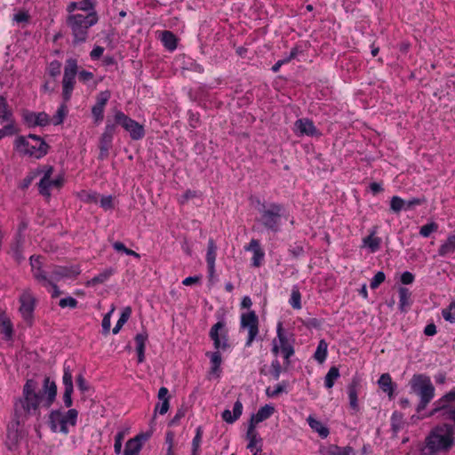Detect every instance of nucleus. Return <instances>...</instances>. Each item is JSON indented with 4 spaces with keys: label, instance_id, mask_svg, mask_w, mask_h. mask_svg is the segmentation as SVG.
<instances>
[{
    "label": "nucleus",
    "instance_id": "nucleus-59",
    "mask_svg": "<svg viewBox=\"0 0 455 455\" xmlns=\"http://www.w3.org/2000/svg\"><path fill=\"white\" fill-rule=\"evenodd\" d=\"M104 107L95 104L92 108V114L96 122H100L104 117Z\"/></svg>",
    "mask_w": 455,
    "mask_h": 455
},
{
    "label": "nucleus",
    "instance_id": "nucleus-42",
    "mask_svg": "<svg viewBox=\"0 0 455 455\" xmlns=\"http://www.w3.org/2000/svg\"><path fill=\"white\" fill-rule=\"evenodd\" d=\"M339 377V371L337 367H331L329 371L327 372L325 378H324V386L327 388H331L335 383V381Z\"/></svg>",
    "mask_w": 455,
    "mask_h": 455
},
{
    "label": "nucleus",
    "instance_id": "nucleus-7",
    "mask_svg": "<svg viewBox=\"0 0 455 455\" xmlns=\"http://www.w3.org/2000/svg\"><path fill=\"white\" fill-rule=\"evenodd\" d=\"M114 124L121 125L126 132H129L130 137L134 140H141L145 136V130L143 125L140 124L135 120L126 116L122 111L114 110Z\"/></svg>",
    "mask_w": 455,
    "mask_h": 455
},
{
    "label": "nucleus",
    "instance_id": "nucleus-38",
    "mask_svg": "<svg viewBox=\"0 0 455 455\" xmlns=\"http://www.w3.org/2000/svg\"><path fill=\"white\" fill-rule=\"evenodd\" d=\"M0 327L1 332L4 334L7 339L12 337L13 328L11 320L5 316L4 312L0 313Z\"/></svg>",
    "mask_w": 455,
    "mask_h": 455
},
{
    "label": "nucleus",
    "instance_id": "nucleus-2",
    "mask_svg": "<svg viewBox=\"0 0 455 455\" xmlns=\"http://www.w3.org/2000/svg\"><path fill=\"white\" fill-rule=\"evenodd\" d=\"M454 428L451 425L443 424L434 427L425 440V455H435L446 452L454 445Z\"/></svg>",
    "mask_w": 455,
    "mask_h": 455
},
{
    "label": "nucleus",
    "instance_id": "nucleus-1",
    "mask_svg": "<svg viewBox=\"0 0 455 455\" xmlns=\"http://www.w3.org/2000/svg\"><path fill=\"white\" fill-rule=\"evenodd\" d=\"M43 390L44 396L38 390L37 383L33 379H28L23 387L22 396L14 403L16 419H27L36 415L40 405L49 408L56 398L57 386L49 377L44 380Z\"/></svg>",
    "mask_w": 455,
    "mask_h": 455
},
{
    "label": "nucleus",
    "instance_id": "nucleus-35",
    "mask_svg": "<svg viewBox=\"0 0 455 455\" xmlns=\"http://www.w3.org/2000/svg\"><path fill=\"white\" fill-rule=\"evenodd\" d=\"M307 423L309 427L322 438H326L329 435V429L319 420L315 419L313 416H309L307 418Z\"/></svg>",
    "mask_w": 455,
    "mask_h": 455
},
{
    "label": "nucleus",
    "instance_id": "nucleus-11",
    "mask_svg": "<svg viewBox=\"0 0 455 455\" xmlns=\"http://www.w3.org/2000/svg\"><path fill=\"white\" fill-rule=\"evenodd\" d=\"M77 74V62L74 59H68L64 68L62 79V96L64 101H68L75 85V78Z\"/></svg>",
    "mask_w": 455,
    "mask_h": 455
},
{
    "label": "nucleus",
    "instance_id": "nucleus-24",
    "mask_svg": "<svg viewBox=\"0 0 455 455\" xmlns=\"http://www.w3.org/2000/svg\"><path fill=\"white\" fill-rule=\"evenodd\" d=\"M217 256V245L213 239H209L206 252V262L210 277L215 273V260Z\"/></svg>",
    "mask_w": 455,
    "mask_h": 455
},
{
    "label": "nucleus",
    "instance_id": "nucleus-29",
    "mask_svg": "<svg viewBox=\"0 0 455 455\" xmlns=\"http://www.w3.org/2000/svg\"><path fill=\"white\" fill-rule=\"evenodd\" d=\"M322 455H354V451L351 447L341 448L335 444H330L323 447L320 450Z\"/></svg>",
    "mask_w": 455,
    "mask_h": 455
},
{
    "label": "nucleus",
    "instance_id": "nucleus-6",
    "mask_svg": "<svg viewBox=\"0 0 455 455\" xmlns=\"http://www.w3.org/2000/svg\"><path fill=\"white\" fill-rule=\"evenodd\" d=\"M78 412L76 409H69L67 412H61L59 410L52 411L49 416V425L53 432H60L67 435L68 426L75 427L77 420Z\"/></svg>",
    "mask_w": 455,
    "mask_h": 455
},
{
    "label": "nucleus",
    "instance_id": "nucleus-22",
    "mask_svg": "<svg viewBox=\"0 0 455 455\" xmlns=\"http://www.w3.org/2000/svg\"><path fill=\"white\" fill-rule=\"evenodd\" d=\"M274 412V407L268 404L261 407L255 415L251 418L249 425V434L252 433V429L255 428V425L263 420L268 419Z\"/></svg>",
    "mask_w": 455,
    "mask_h": 455
},
{
    "label": "nucleus",
    "instance_id": "nucleus-41",
    "mask_svg": "<svg viewBox=\"0 0 455 455\" xmlns=\"http://www.w3.org/2000/svg\"><path fill=\"white\" fill-rule=\"evenodd\" d=\"M71 275V271L64 267H56L53 271L52 272V275L49 278V280H53V282H59L64 277H68Z\"/></svg>",
    "mask_w": 455,
    "mask_h": 455
},
{
    "label": "nucleus",
    "instance_id": "nucleus-36",
    "mask_svg": "<svg viewBox=\"0 0 455 455\" xmlns=\"http://www.w3.org/2000/svg\"><path fill=\"white\" fill-rule=\"evenodd\" d=\"M438 253L443 257L455 253V234L447 237L446 241L440 246Z\"/></svg>",
    "mask_w": 455,
    "mask_h": 455
},
{
    "label": "nucleus",
    "instance_id": "nucleus-12",
    "mask_svg": "<svg viewBox=\"0 0 455 455\" xmlns=\"http://www.w3.org/2000/svg\"><path fill=\"white\" fill-rule=\"evenodd\" d=\"M241 328L247 330L246 347H251L259 334V318L254 311H249L241 315Z\"/></svg>",
    "mask_w": 455,
    "mask_h": 455
},
{
    "label": "nucleus",
    "instance_id": "nucleus-10",
    "mask_svg": "<svg viewBox=\"0 0 455 455\" xmlns=\"http://www.w3.org/2000/svg\"><path fill=\"white\" fill-rule=\"evenodd\" d=\"M19 312L27 323H31L34 317V311L36 306V298L30 289L22 291L19 297Z\"/></svg>",
    "mask_w": 455,
    "mask_h": 455
},
{
    "label": "nucleus",
    "instance_id": "nucleus-37",
    "mask_svg": "<svg viewBox=\"0 0 455 455\" xmlns=\"http://www.w3.org/2000/svg\"><path fill=\"white\" fill-rule=\"evenodd\" d=\"M161 41L169 51H174L177 48V38L171 31H163L161 33Z\"/></svg>",
    "mask_w": 455,
    "mask_h": 455
},
{
    "label": "nucleus",
    "instance_id": "nucleus-54",
    "mask_svg": "<svg viewBox=\"0 0 455 455\" xmlns=\"http://www.w3.org/2000/svg\"><path fill=\"white\" fill-rule=\"evenodd\" d=\"M438 226L435 222L427 223L420 228L419 234L423 237H428L433 232H435Z\"/></svg>",
    "mask_w": 455,
    "mask_h": 455
},
{
    "label": "nucleus",
    "instance_id": "nucleus-13",
    "mask_svg": "<svg viewBox=\"0 0 455 455\" xmlns=\"http://www.w3.org/2000/svg\"><path fill=\"white\" fill-rule=\"evenodd\" d=\"M209 336L212 339L216 350H227L229 347L228 334L223 322L216 323L211 328Z\"/></svg>",
    "mask_w": 455,
    "mask_h": 455
},
{
    "label": "nucleus",
    "instance_id": "nucleus-4",
    "mask_svg": "<svg viewBox=\"0 0 455 455\" xmlns=\"http://www.w3.org/2000/svg\"><path fill=\"white\" fill-rule=\"evenodd\" d=\"M411 392L419 397L417 411H423L435 396V387L428 376L414 374L410 380Z\"/></svg>",
    "mask_w": 455,
    "mask_h": 455
},
{
    "label": "nucleus",
    "instance_id": "nucleus-5",
    "mask_svg": "<svg viewBox=\"0 0 455 455\" xmlns=\"http://www.w3.org/2000/svg\"><path fill=\"white\" fill-rule=\"evenodd\" d=\"M261 224L267 229L274 232L279 230L281 220L283 217H285V210L282 204H269L267 205L263 204L262 208L259 209Z\"/></svg>",
    "mask_w": 455,
    "mask_h": 455
},
{
    "label": "nucleus",
    "instance_id": "nucleus-57",
    "mask_svg": "<svg viewBox=\"0 0 455 455\" xmlns=\"http://www.w3.org/2000/svg\"><path fill=\"white\" fill-rule=\"evenodd\" d=\"M60 69H61V63L58 60H53V61L50 62V64L47 68V71H48L49 75L52 77H56L57 76H59L60 74Z\"/></svg>",
    "mask_w": 455,
    "mask_h": 455
},
{
    "label": "nucleus",
    "instance_id": "nucleus-33",
    "mask_svg": "<svg viewBox=\"0 0 455 455\" xmlns=\"http://www.w3.org/2000/svg\"><path fill=\"white\" fill-rule=\"evenodd\" d=\"M148 339V334L139 333L135 337L136 350L138 354V362L142 363L145 359V346Z\"/></svg>",
    "mask_w": 455,
    "mask_h": 455
},
{
    "label": "nucleus",
    "instance_id": "nucleus-14",
    "mask_svg": "<svg viewBox=\"0 0 455 455\" xmlns=\"http://www.w3.org/2000/svg\"><path fill=\"white\" fill-rule=\"evenodd\" d=\"M62 382L64 385L63 402L67 408L72 406L73 380L70 366L66 363L63 369Z\"/></svg>",
    "mask_w": 455,
    "mask_h": 455
},
{
    "label": "nucleus",
    "instance_id": "nucleus-26",
    "mask_svg": "<svg viewBox=\"0 0 455 455\" xmlns=\"http://www.w3.org/2000/svg\"><path fill=\"white\" fill-rule=\"evenodd\" d=\"M20 420L21 419H17L16 423H13L12 426L8 427L6 445L9 450H14L19 443L20 434L18 431V426L20 425Z\"/></svg>",
    "mask_w": 455,
    "mask_h": 455
},
{
    "label": "nucleus",
    "instance_id": "nucleus-47",
    "mask_svg": "<svg viewBox=\"0 0 455 455\" xmlns=\"http://www.w3.org/2000/svg\"><path fill=\"white\" fill-rule=\"evenodd\" d=\"M128 434V428L121 429L117 432L115 436L114 451L116 455H120L122 452L123 440Z\"/></svg>",
    "mask_w": 455,
    "mask_h": 455
},
{
    "label": "nucleus",
    "instance_id": "nucleus-62",
    "mask_svg": "<svg viewBox=\"0 0 455 455\" xmlns=\"http://www.w3.org/2000/svg\"><path fill=\"white\" fill-rule=\"evenodd\" d=\"M385 281V274L382 271H379L371 281V288L376 289Z\"/></svg>",
    "mask_w": 455,
    "mask_h": 455
},
{
    "label": "nucleus",
    "instance_id": "nucleus-49",
    "mask_svg": "<svg viewBox=\"0 0 455 455\" xmlns=\"http://www.w3.org/2000/svg\"><path fill=\"white\" fill-rule=\"evenodd\" d=\"M406 202L399 196H393L390 202V208L395 212H399L405 210Z\"/></svg>",
    "mask_w": 455,
    "mask_h": 455
},
{
    "label": "nucleus",
    "instance_id": "nucleus-16",
    "mask_svg": "<svg viewBox=\"0 0 455 455\" xmlns=\"http://www.w3.org/2000/svg\"><path fill=\"white\" fill-rule=\"evenodd\" d=\"M22 116L25 123L29 127L45 126L50 124L49 116L44 112L36 113L31 111H24Z\"/></svg>",
    "mask_w": 455,
    "mask_h": 455
},
{
    "label": "nucleus",
    "instance_id": "nucleus-27",
    "mask_svg": "<svg viewBox=\"0 0 455 455\" xmlns=\"http://www.w3.org/2000/svg\"><path fill=\"white\" fill-rule=\"evenodd\" d=\"M242 412L243 404L239 400H237L234 403L233 411L231 412L230 410L227 409L222 412L221 417L225 422L232 424L239 419V417L242 415Z\"/></svg>",
    "mask_w": 455,
    "mask_h": 455
},
{
    "label": "nucleus",
    "instance_id": "nucleus-39",
    "mask_svg": "<svg viewBox=\"0 0 455 455\" xmlns=\"http://www.w3.org/2000/svg\"><path fill=\"white\" fill-rule=\"evenodd\" d=\"M364 246H367L371 252H375L379 249L381 239L374 235V232H371L368 236L364 237Z\"/></svg>",
    "mask_w": 455,
    "mask_h": 455
},
{
    "label": "nucleus",
    "instance_id": "nucleus-31",
    "mask_svg": "<svg viewBox=\"0 0 455 455\" xmlns=\"http://www.w3.org/2000/svg\"><path fill=\"white\" fill-rule=\"evenodd\" d=\"M206 355L210 358L211 361L210 373L219 377L220 372V364L222 363L220 351L216 350L214 352H207Z\"/></svg>",
    "mask_w": 455,
    "mask_h": 455
},
{
    "label": "nucleus",
    "instance_id": "nucleus-48",
    "mask_svg": "<svg viewBox=\"0 0 455 455\" xmlns=\"http://www.w3.org/2000/svg\"><path fill=\"white\" fill-rule=\"evenodd\" d=\"M112 274H113L112 268L105 269L104 271H102L101 273H100L99 275L94 276L91 280V283H92V284L103 283L112 275Z\"/></svg>",
    "mask_w": 455,
    "mask_h": 455
},
{
    "label": "nucleus",
    "instance_id": "nucleus-19",
    "mask_svg": "<svg viewBox=\"0 0 455 455\" xmlns=\"http://www.w3.org/2000/svg\"><path fill=\"white\" fill-rule=\"evenodd\" d=\"M25 242V236L21 234V230L15 235L14 241L12 242L10 249V254L18 263L24 260L23 246Z\"/></svg>",
    "mask_w": 455,
    "mask_h": 455
},
{
    "label": "nucleus",
    "instance_id": "nucleus-55",
    "mask_svg": "<svg viewBox=\"0 0 455 455\" xmlns=\"http://www.w3.org/2000/svg\"><path fill=\"white\" fill-rule=\"evenodd\" d=\"M300 293L298 289H293L291 291V299H290V304L291 306L295 309L301 308V303H300Z\"/></svg>",
    "mask_w": 455,
    "mask_h": 455
},
{
    "label": "nucleus",
    "instance_id": "nucleus-15",
    "mask_svg": "<svg viewBox=\"0 0 455 455\" xmlns=\"http://www.w3.org/2000/svg\"><path fill=\"white\" fill-rule=\"evenodd\" d=\"M43 258L39 255H33L30 257V266L31 272L33 277L39 283H41L44 286H46V281H48V276L46 273L43 269Z\"/></svg>",
    "mask_w": 455,
    "mask_h": 455
},
{
    "label": "nucleus",
    "instance_id": "nucleus-3",
    "mask_svg": "<svg viewBox=\"0 0 455 455\" xmlns=\"http://www.w3.org/2000/svg\"><path fill=\"white\" fill-rule=\"evenodd\" d=\"M99 20L95 11L89 12L86 15L81 13L69 14L67 17V25L71 29L74 43L80 44L86 41L88 30Z\"/></svg>",
    "mask_w": 455,
    "mask_h": 455
},
{
    "label": "nucleus",
    "instance_id": "nucleus-34",
    "mask_svg": "<svg viewBox=\"0 0 455 455\" xmlns=\"http://www.w3.org/2000/svg\"><path fill=\"white\" fill-rule=\"evenodd\" d=\"M378 384L383 392L387 393L390 397L392 396L395 387L388 373H383L379 377Z\"/></svg>",
    "mask_w": 455,
    "mask_h": 455
},
{
    "label": "nucleus",
    "instance_id": "nucleus-20",
    "mask_svg": "<svg viewBox=\"0 0 455 455\" xmlns=\"http://www.w3.org/2000/svg\"><path fill=\"white\" fill-rule=\"evenodd\" d=\"M276 332L279 339L281 351L283 355L284 359L288 360L294 354V349L291 344L290 343L288 338L283 333V323L281 322H279L277 324Z\"/></svg>",
    "mask_w": 455,
    "mask_h": 455
},
{
    "label": "nucleus",
    "instance_id": "nucleus-40",
    "mask_svg": "<svg viewBox=\"0 0 455 455\" xmlns=\"http://www.w3.org/2000/svg\"><path fill=\"white\" fill-rule=\"evenodd\" d=\"M12 114L9 108L6 99L4 96H0V120L2 122H9Z\"/></svg>",
    "mask_w": 455,
    "mask_h": 455
},
{
    "label": "nucleus",
    "instance_id": "nucleus-30",
    "mask_svg": "<svg viewBox=\"0 0 455 455\" xmlns=\"http://www.w3.org/2000/svg\"><path fill=\"white\" fill-rule=\"evenodd\" d=\"M357 387H358V381L355 379H353L347 387L349 406L355 412H357L359 411V404H358V398H357V396H358Z\"/></svg>",
    "mask_w": 455,
    "mask_h": 455
},
{
    "label": "nucleus",
    "instance_id": "nucleus-43",
    "mask_svg": "<svg viewBox=\"0 0 455 455\" xmlns=\"http://www.w3.org/2000/svg\"><path fill=\"white\" fill-rule=\"evenodd\" d=\"M132 314V309L130 307H126L124 308L116 326L113 329V333L117 334L119 331L122 329L124 324L128 321Z\"/></svg>",
    "mask_w": 455,
    "mask_h": 455
},
{
    "label": "nucleus",
    "instance_id": "nucleus-28",
    "mask_svg": "<svg viewBox=\"0 0 455 455\" xmlns=\"http://www.w3.org/2000/svg\"><path fill=\"white\" fill-rule=\"evenodd\" d=\"M168 394H169V391L166 387H160V389L158 391L157 397L162 402L156 405V408H155L156 413L159 412L161 415H164L168 411L169 407H170V403H169L170 397H169Z\"/></svg>",
    "mask_w": 455,
    "mask_h": 455
},
{
    "label": "nucleus",
    "instance_id": "nucleus-9",
    "mask_svg": "<svg viewBox=\"0 0 455 455\" xmlns=\"http://www.w3.org/2000/svg\"><path fill=\"white\" fill-rule=\"evenodd\" d=\"M434 405L435 408L430 415L441 411L444 419H450L455 424V387L438 399Z\"/></svg>",
    "mask_w": 455,
    "mask_h": 455
},
{
    "label": "nucleus",
    "instance_id": "nucleus-45",
    "mask_svg": "<svg viewBox=\"0 0 455 455\" xmlns=\"http://www.w3.org/2000/svg\"><path fill=\"white\" fill-rule=\"evenodd\" d=\"M42 173V171H41V167L39 168H36L31 172H28V174L23 179V180L21 181L20 185V188L21 189H26L28 188L30 184L33 182V180L38 177L39 175H41Z\"/></svg>",
    "mask_w": 455,
    "mask_h": 455
},
{
    "label": "nucleus",
    "instance_id": "nucleus-25",
    "mask_svg": "<svg viewBox=\"0 0 455 455\" xmlns=\"http://www.w3.org/2000/svg\"><path fill=\"white\" fill-rule=\"evenodd\" d=\"M245 250L252 251L253 253L252 266L256 267H259L263 261L265 253L260 248L259 241L251 239L249 245L245 247Z\"/></svg>",
    "mask_w": 455,
    "mask_h": 455
},
{
    "label": "nucleus",
    "instance_id": "nucleus-21",
    "mask_svg": "<svg viewBox=\"0 0 455 455\" xmlns=\"http://www.w3.org/2000/svg\"><path fill=\"white\" fill-rule=\"evenodd\" d=\"M147 439L148 435L142 434L128 440L125 444L124 455H139L142 449V443Z\"/></svg>",
    "mask_w": 455,
    "mask_h": 455
},
{
    "label": "nucleus",
    "instance_id": "nucleus-23",
    "mask_svg": "<svg viewBox=\"0 0 455 455\" xmlns=\"http://www.w3.org/2000/svg\"><path fill=\"white\" fill-rule=\"evenodd\" d=\"M116 132V124L109 118L107 120L105 130L100 137V148L109 149L112 145L113 136Z\"/></svg>",
    "mask_w": 455,
    "mask_h": 455
},
{
    "label": "nucleus",
    "instance_id": "nucleus-63",
    "mask_svg": "<svg viewBox=\"0 0 455 455\" xmlns=\"http://www.w3.org/2000/svg\"><path fill=\"white\" fill-rule=\"evenodd\" d=\"M202 435H203V430H202V427H198L196 428V435L192 441V449L193 450H199L200 449V444H201V442H202Z\"/></svg>",
    "mask_w": 455,
    "mask_h": 455
},
{
    "label": "nucleus",
    "instance_id": "nucleus-18",
    "mask_svg": "<svg viewBox=\"0 0 455 455\" xmlns=\"http://www.w3.org/2000/svg\"><path fill=\"white\" fill-rule=\"evenodd\" d=\"M295 132L297 134L303 136H316L319 135L318 130L314 123L307 118L298 119L295 124Z\"/></svg>",
    "mask_w": 455,
    "mask_h": 455
},
{
    "label": "nucleus",
    "instance_id": "nucleus-60",
    "mask_svg": "<svg viewBox=\"0 0 455 455\" xmlns=\"http://www.w3.org/2000/svg\"><path fill=\"white\" fill-rule=\"evenodd\" d=\"M59 306L62 308H64V307L75 308L77 306V300L73 297L63 298L60 300Z\"/></svg>",
    "mask_w": 455,
    "mask_h": 455
},
{
    "label": "nucleus",
    "instance_id": "nucleus-56",
    "mask_svg": "<svg viewBox=\"0 0 455 455\" xmlns=\"http://www.w3.org/2000/svg\"><path fill=\"white\" fill-rule=\"evenodd\" d=\"M285 388H286V385L284 383H280V384L276 385L275 387H274L273 388L267 387L266 390V394L269 397H275L279 394L284 392Z\"/></svg>",
    "mask_w": 455,
    "mask_h": 455
},
{
    "label": "nucleus",
    "instance_id": "nucleus-17",
    "mask_svg": "<svg viewBox=\"0 0 455 455\" xmlns=\"http://www.w3.org/2000/svg\"><path fill=\"white\" fill-rule=\"evenodd\" d=\"M31 139L30 156L39 159L44 156L48 152V145L37 135L29 134Z\"/></svg>",
    "mask_w": 455,
    "mask_h": 455
},
{
    "label": "nucleus",
    "instance_id": "nucleus-32",
    "mask_svg": "<svg viewBox=\"0 0 455 455\" xmlns=\"http://www.w3.org/2000/svg\"><path fill=\"white\" fill-rule=\"evenodd\" d=\"M31 142L32 140L28 138V135L27 137H18L15 140V149L21 155L30 156Z\"/></svg>",
    "mask_w": 455,
    "mask_h": 455
},
{
    "label": "nucleus",
    "instance_id": "nucleus-51",
    "mask_svg": "<svg viewBox=\"0 0 455 455\" xmlns=\"http://www.w3.org/2000/svg\"><path fill=\"white\" fill-rule=\"evenodd\" d=\"M67 115L66 106L62 104L57 110L56 114L53 116L52 123L54 125H59L63 123L64 118Z\"/></svg>",
    "mask_w": 455,
    "mask_h": 455
},
{
    "label": "nucleus",
    "instance_id": "nucleus-61",
    "mask_svg": "<svg viewBox=\"0 0 455 455\" xmlns=\"http://www.w3.org/2000/svg\"><path fill=\"white\" fill-rule=\"evenodd\" d=\"M110 96H111V93L109 91L106 90L104 92H100L98 95H97V101H96V104L97 105H100V106H102L105 108L107 102L108 101V100L110 99Z\"/></svg>",
    "mask_w": 455,
    "mask_h": 455
},
{
    "label": "nucleus",
    "instance_id": "nucleus-44",
    "mask_svg": "<svg viewBox=\"0 0 455 455\" xmlns=\"http://www.w3.org/2000/svg\"><path fill=\"white\" fill-rule=\"evenodd\" d=\"M327 347L328 345L325 340L321 339L314 355L315 359L319 363H323L325 360L327 356Z\"/></svg>",
    "mask_w": 455,
    "mask_h": 455
},
{
    "label": "nucleus",
    "instance_id": "nucleus-52",
    "mask_svg": "<svg viewBox=\"0 0 455 455\" xmlns=\"http://www.w3.org/2000/svg\"><path fill=\"white\" fill-rule=\"evenodd\" d=\"M442 315L446 321L455 323V301L451 303L448 308L443 309Z\"/></svg>",
    "mask_w": 455,
    "mask_h": 455
},
{
    "label": "nucleus",
    "instance_id": "nucleus-53",
    "mask_svg": "<svg viewBox=\"0 0 455 455\" xmlns=\"http://www.w3.org/2000/svg\"><path fill=\"white\" fill-rule=\"evenodd\" d=\"M114 311H115V307L112 306L109 312L107 313L102 319L101 325H102L103 334H108L109 332L110 326H111V315L113 314Z\"/></svg>",
    "mask_w": 455,
    "mask_h": 455
},
{
    "label": "nucleus",
    "instance_id": "nucleus-8",
    "mask_svg": "<svg viewBox=\"0 0 455 455\" xmlns=\"http://www.w3.org/2000/svg\"><path fill=\"white\" fill-rule=\"evenodd\" d=\"M41 171L42 178L38 183L39 193L45 197H50L52 188H60L63 185V179L61 176L52 179L53 167L51 165L42 166Z\"/></svg>",
    "mask_w": 455,
    "mask_h": 455
},
{
    "label": "nucleus",
    "instance_id": "nucleus-46",
    "mask_svg": "<svg viewBox=\"0 0 455 455\" xmlns=\"http://www.w3.org/2000/svg\"><path fill=\"white\" fill-rule=\"evenodd\" d=\"M404 421L402 413L395 411L391 417V427L395 433L399 432L403 429Z\"/></svg>",
    "mask_w": 455,
    "mask_h": 455
},
{
    "label": "nucleus",
    "instance_id": "nucleus-58",
    "mask_svg": "<svg viewBox=\"0 0 455 455\" xmlns=\"http://www.w3.org/2000/svg\"><path fill=\"white\" fill-rule=\"evenodd\" d=\"M30 15L27 11H19L13 15V20L17 23H28L29 21Z\"/></svg>",
    "mask_w": 455,
    "mask_h": 455
},
{
    "label": "nucleus",
    "instance_id": "nucleus-50",
    "mask_svg": "<svg viewBox=\"0 0 455 455\" xmlns=\"http://www.w3.org/2000/svg\"><path fill=\"white\" fill-rule=\"evenodd\" d=\"M411 297V292L407 288L401 287L399 288V304L400 307L403 309L405 306L409 304V299Z\"/></svg>",
    "mask_w": 455,
    "mask_h": 455
},
{
    "label": "nucleus",
    "instance_id": "nucleus-64",
    "mask_svg": "<svg viewBox=\"0 0 455 455\" xmlns=\"http://www.w3.org/2000/svg\"><path fill=\"white\" fill-rule=\"evenodd\" d=\"M165 442L168 444L165 455H175V453L173 451L174 435L172 432H168L166 434Z\"/></svg>",
    "mask_w": 455,
    "mask_h": 455
}]
</instances>
